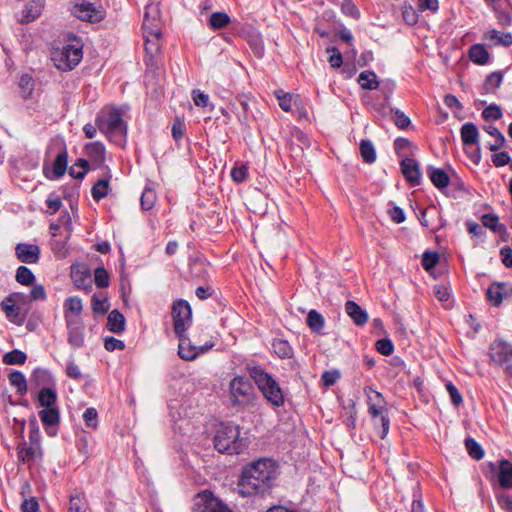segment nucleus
<instances>
[{"mask_svg": "<svg viewBox=\"0 0 512 512\" xmlns=\"http://www.w3.org/2000/svg\"><path fill=\"white\" fill-rule=\"evenodd\" d=\"M277 476L275 461L263 458L252 462L242 470L238 481L239 494L244 497L264 494L271 489Z\"/></svg>", "mask_w": 512, "mask_h": 512, "instance_id": "1", "label": "nucleus"}, {"mask_svg": "<svg viewBox=\"0 0 512 512\" xmlns=\"http://www.w3.org/2000/svg\"><path fill=\"white\" fill-rule=\"evenodd\" d=\"M51 51V60L60 71L73 70L83 58V43L74 34Z\"/></svg>", "mask_w": 512, "mask_h": 512, "instance_id": "2", "label": "nucleus"}, {"mask_svg": "<svg viewBox=\"0 0 512 512\" xmlns=\"http://www.w3.org/2000/svg\"><path fill=\"white\" fill-rule=\"evenodd\" d=\"M96 126L111 141L120 143L126 136L127 126L122 118V111L115 106H105L97 114Z\"/></svg>", "mask_w": 512, "mask_h": 512, "instance_id": "3", "label": "nucleus"}, {"mask_svg": "<svg viewBox=\"0 0 512 512\" xmlns=\"http://www.w3.org/2000/svg\"><path fill=\"white\" fill-rule=\"evenodd\" d=\"M247 371L250 377L256 383L258 389L262 392L264 398L273 406L281 407L284 405V395L278 382L268 374L259 365H247Z\"/></svg>", "mask_w": 512, "mask_h": 512, "instance_id": "4", "label": "nucleus"}, {"mask_svg": "<svg viewBox=\"0 0 512 512\" xmlns=\"http://www.w3.org/2000/svg\"><path fill=\"white\" fill-rule=\"evenodd\" d=\"M214 446L221 453L240 454L247 446L246 440L240 438V429L233 423H222L214 437Z\"/></svg>", "mask_w": 512, "mask_h": 512, "instance_id": "5", "label": "nucleus"}, {"mask_svg": "<svg viewBox=\"0 0 512 512\" xmlns=\"http://www.w3.org/2000/svg\"><path fill=\"white\" fill-rule=\"evenodd\" d=\"M228 397L233 407H246L255 399V389L245 376H235L229 382Z\"/></svg>", "mask_w": 512, "mask_h": 512, "instance_id": "6", "label": "nucleus"}, {"mask_svg": "<svg viewBox=\"0 0 512 512\" xmlns=\"http://www.w3.org/2000/svg\"><path fill=\"white\" fill-rule=\"evenodd\" d=\"M171 316L173 319L174 332L177 337H181L192 325V309L190 304L183 299L174 301Z\"/></svg>", "mask_w": 512, "mask_h": 512, "instance_id": "7", "label": "nucleus"}, {"mask_svg": "<svg viewBox=\"0 0 512 512\" xmlns=\"http://www.w3.org/2000/svg\"><path fill=\"white\" fill-rule=\"evenodd\" d=\"M192 512H232L220 499L210 491L199 493L193 504Z\"/></svg>", "mask_w": 512, "mask_h": 512, "instance_id": "8", "label": "nucleus"}, {"mask_svg": "<svg viewBox=\"0 0 512 512\" xmlns=\"http://www.w3.org/2000/svg\"><path fill=\"white\" fill-rule=\"evenodd\" d=\"M72 13L75 17L89 23H98L105 17V10L101 5L83 1L74 5Z\"/></svg>", "mask_w": 512, "mask_h": 512, "instance_id": "9", "label": "nucleus"}, {"mask_svg": "<svg viewBox=\"0 0 512 512\" xmlns=\"http://www.w3.org/2000/svg\"><path fill=\"white\" fill-rule=\"evenodd\" d=\"M67 341L73 349L81 348L84 345V324L82 320L77 317L67 316Z\"/></svg>", "mask_w": 512, "mask_h": 512, "instance_id": "10", "label": "nucleus"}, {"mask_svg": "<svg viewBox=\"0 0 512 512\" xmlns=\"http://www.w3.org/2000/svg\"><path fill=\"white\" fill-rule=\"evenodd\" d=\"M368 413L375 428L378 427V420L381 421L380 438L384 439L388 435L390 428V419L387 415L386 404L378 405V407L376 405H370L368 407Z\"/></svg>", "mask_w": 512, "mask_h": 512, "instance_id": "11", "label": "nucleus"}, {"mask_svg": "<svg viewBox=\"0 0 512 512\" xmlns=\"http://www.w3.org/2000/svg\"><path fill=\"white\" fill-rule=\"evenodd\" d=\"M15 255L20 262L36 264L40 258V247L36 244L18 243L15 247Z\"/></svg>", "mask_w": 512, "mask_h": 512, "instance_id": "12", "label": "nucleus"}, {"mask_svg": "<svg viewBox=\"0 0 512 512\" xmlns=\"http://www.w3.org/2000/svg\"><path fill=\"white\" fill-rule=\"evenodd\" d=\"M419 220L421 225L428 228L431 232H436L444 226L442 217L435 206L422 210Z\"/></svg>", "mask_w": 512, "mask_h": 512, "instance_id": "13", "label": "nucleus"}, {"mask_svg": "<svg viewBox=\"0 0 512 512\" xmlns=\"http://www.w3.org/2000/svg\"><path fill=\"white\" fill-rule=\"evenodd\" d=\"M16 295H10L2 301L1 306L6 314V317L16 325H22L26 319V314L23 313L15 304Z\"/></svg>", "mask_w": 512, "mask_h": 512, "instance_id": "14", "label": "nucleus"}, {"mask_svg": "<svg viewBox=\"0 0 512 512\" xmlns=\"http://www.w3.org/2000/svg\"><path fill=\"white\" fill-rule=\"evenodd\" d=\"M490 357L497 364L509 362L512 359V345L505 341H494L490 346Z\"/></svg>", "mask_w": 512, "mask_h": 512, "instance_id": "15", "label": "nucleus"}, {"mask_svg": "<svg viewBox=\"0 0 512 512\" xmlns=\"http://www.w3.org/2000/svg\"><path fill=\"white\" fill-rule=\"evenodd\" d=\"M401 171L407 181L413 185H419L421 181V172L418 163L412 158L401 160Z\"/></svg>", "mask_w": 512, "mask_h": 512, "instance_id": "16", "label": "nucleus"}, {"mask_svg": "<svg viewBox=\"0 0 512 512\" xmlns=\"http://www.w3.org/2000/svg\"><path fill=\"white\" fill-rule=\"evenodd\" d=\"M71 278L77 289H81L86 292L91 291V273L88 269L72 268Z\"/></svg>", "mask_w": 512, "mask_h": 512, "instance_id": "17", "label": "nucleus"}, {"mask_svg": "<svg viewBox=\"0 0 512 512\" xmlns=\"http://www.w3.org/2000/svg\"><path fill=\"white\" fill-rule=\"evenodd\" d=\"M179 339V345H178V355L181 359L185 361H192L194 360L199 352H203L204 349L193 346L190 344L189 339L187 338L186 334H183L181 337H178Z\"/></svg>", "mask_w": 512, "mask_h": 512, "instance_id": "18", "label": "nucleus"}, {"mask_svg": "<svg viewBox=\"0 0 512 512\" xmlns=\"http://www.w3.org/2000/svg\"><path fill=\"white\" fill-rule=\"evenodd\" d=\"M43 3L41 0H30L26 3L19 21L29 23L34 21L42 12Z\"/></svg>", "mask_w": 512, "mask_h": 512, "instance_id": "19", "label": "nucleus"}, {"mask_svg": "<svg viewBox=\"0 0 512 512\" xmlns=\"http://www.w3.org/2000/svg\"><path fill=\"white\" fill-rule=\"evenodd\" d=\"M346 313L353 319L358 326H363L368 321V314L356 302L349 300L345 304Z\"/></svg>", "mask_w": 512, "mask_h": 512, "instance_id": "20", "label": "nucleus"}, {"mask_svg": "<svg viewBox=\"0 0 512 512\" xmlns=\"http://www.w3.org/2000/svg\"><path fill=\"white\" fill-rule=\"evenodd\" d=\"M498 482L502 488H512V462L501 460L498 469Z\"/></svg>", "mask_w": 512, "mask_h": 512, "instance_id": "21", "label": "nucleus"}, {"mask_svg": "<svg viewBox=\"0 0 512 512\" xmlns=\"http://www.w3.org/2000/svg\"><path fill=\"white\" fill-rule=\"evenodd\" d=\"M461 139L465 145H475L478 143L479 131L472 122H467L461 127Z\"/></svg>", "mask_w": 512, "mask_h": 512, "instance_id": "22", "label": "nucleus"}, {"mask_svg": "<svg viewBox=\"0 0 512 512\" xmlns=\"http://www.w3.org/2000/svg\"><path fill=\"white\" fill-rule=\"evenodd\" d=\"M394 149L396 154L404 159L414 154L416 146L407 138L399 137L394 141Z\"/></svg>", "mask_w": 512, "mask_h": 512, "instance_id": "23", "label": "nucleus"}, {"mask_svg": "<svg viewBox=\"0 0 512 512\" xmlns=\"http://www.w3.org/2000/svg\"><path fill=\"white\" fill-rule=\"evenodd\" d=\"M107 328L113 333H121L125 329V318L118 310H112L108 315Z\"/></svg>", "mask_w": 512, "mask_h": 512, "instance_id": "24", "label": "nucleus"}, {"mask_svg": "<svg viewBox=\"0 0 512 512\" xmlns=\"http://www.w3.org/2000/svg\"><path fill=\"white\" fill-rule=\"evenodd\" d=\"M18 86L20 89V94L23 99L27 100V99L32 98V95H33V92L35 89V80L30 74H28V73L22 74L20 76Z\"/></svg>", "mask_w": 512, "mask_h": 512, "instance_id": "25", "label": "nucleus"}, {"mask_svg": "<svg viewBox=\"0 0 512 512\" xmlns=\"http://www.w3.org/2000/svg\"><path fill=\"white\" fill-rule=\"evenodd\" d=\"M64 308V317L65 321H67V316H71V314H75L79 316L83 310L82 300L78 296L68 297L63 304Z\"/></svg>", "mask_w": 512, "mask_h": 512, "instance_id": "26", "label": "nucleus"}, {"mask_svg": "<svg viewBox=\"0 0 512 512\" xmlns=\"http://www.w3.org/2000/svg\"><path fill=\"white\" fill-rule=\"evenodd\" d=\"M484 131L494 138V142L488 145L489 150L497 151L505 146L506 140L500 130L494 125H486L483 127Z\"/></svg>", "mask_w": 512, "mask_h": 512, "instance_id": "27", "label": "nucleus"}, {"mask_svg": "<svg viewBox=\"0 0 512 512\" xmlns=\"http://www.w3.org/2000/svg\"><path fill=\"white\" fill-rule=\"evenodd\" d=\"M38 402L44 408L57 407V393L54 389L46 387L39 391Z\"/></svg>", "mask_w": 512, "mask_h": 512, "instance_id": "28", "label": "nucleus"}, {"mask_svg": "<svg viewBox=\"0 0 512 512\" xmlns=\"http://www.w3.org/2000/svg\"><path fill=\"white\" fill-rule=\"evenodd\" d=\"M469 58L478 65H485L489 61V53L481 44H475L469 49Z\"/></svg>", "mask_w": 512, "mask_h": 512, "instance_id": "29", "label": "nucleus"}, {"mask_svg": "<svg viewBox=\"0 0 512 512\" xmlns=\"http://www.w3.org/2000/svg\"><path fill=\"white\" fill-rule=\"evenodd\" d=\"M41 422L46 426L57 425L60 421V412L58 407L44 408L39 412Z\"/></svg>", "mask_w": 512, "mask_h": 512, "instance_id": "30", "label": "nucleus"}, {"mask_svg": "<svg viewBox=\"0 0 512 512\" xmlns=\"http://www.w3.org/2000/svg\"><path fill=\"white\" fill-rule=\"evenodd\" d=\"M306 323L314 333L320 334L324 328L325 320L318 311L312 309L307 315Z\"/></svg>", "mask_w": 512, "mask_h": 512, "instance_id": "31", "label": "nucleus"}, {"mask_svg": "<svg viewBox=\"0 0 512 512\" xmlns=\"http://www.w3.org/2000/svg\"><path fill=\"white\" fill-rule=\"evenodd\" d=\"M429 177L431 182L439 189L446 188L449 185V176L443 169L430 168Z\"/></svg>", "mask_w": 512, "mask_h": 512, "instance_id": "32", "label": "nucleus"}, {"mask_svg": "<svg viewBox=\"0 0 512 512\" xmlns=\"http://www.w3.org/2000/svg\"><path fill=\"white\" fill-rule=\"evenodd\" d=\"M504 285L501 283H494L486 291V295L488 300L492 303L494 306H499L504 297Z\"/></svg>", "mask_w": 512, "mask_h": 512, "instance_id": "33", "label": "nucleus"}, {"mask_svg": "<svg viewBox=\"0 0 512 512\" xmlns=\"http://www.w3.org/2000/svg\"><path fill=\"white\" fill-rule=\"evenodd\" d=\"M67 158H68V155H67L66 150L61 151L57 154V156L54 160L53 169H52L54 178H56V179L60 178L65 174L66 169H67Z\"/></svg>", "mask_w": 512, "mask_h": 512, "instance_id": "34", "label": "nucleus"}, {"mask_svg": "<svg viewBox=\"0 0 512 512\" xmlns=\"http://www.w3.org/2000/svg\"><path fill=\"white\" fill-rule=\"evenodd\" d=\"M357 82L363 89L373 90L379 85L377 76L372 71H363L359 74Z\"/></svg>", "mask_w": 512, "mask_h": 512, "instance_id": "35", "label": "nucleus"}, {"mask_svg": "<svg viewBox=\"0 0 512 512\" xmlns=\"http://www.w3.org/2000/svg\"><path fill=\"white\" fill-rule=\"evenodd\" d=\"M360 154L365 163L372 164L376 161V150L370 140L360 142Z\"/></svg>", "mask_w": 512, "mask_h": 512, "instance_id": "36", "label": "nucleus"}, {"mask_svg": "<svg viewBox=\"0 0 512 512\" xmlns=\"http://www.w3.org/2000/svg\"><path fill=\"white\" fill-rule=\"evenodd\" d=\"M38 453V449L34 446H27L25 442L17 447V456L19 462L27 463L33 460Z\"/></svg>", "mask_w": 512, "mask_h": 512, "instance_id": "37", "label": "nucleus"}, {"mask_svg": "<svg viewBox=\"0 0 512 512\" xmlns=\"http://www.w3.org/2000/svg\"><path fill=\"white\" fill-rule=\"evenodd\" d=\"M247 41L254 53L257 57H262L264 54V46L260 39V34H239Z\"/></svg>", "mask_w": 512, "mask_h": 512, "instance_id": "38", "label": "nucleus"}, {"mask_svg": "<svg viewBox=\"0 0 512 512\" xmlns=\"http://www.w3.org/2000/svg\"><path fill=\"white\" fill-rule=\"evenodd\" d=\"M10 384L17 388V393L24 395L27 393V382L24 374L20 371H14L9 375Z\"/></svg>", "mask_w": 512, "mask_h": 512, "instance_id": "39", "label": "nucleus"}, {"mask_svg": "<svg viewBox=\"0 0 512 512\" xmlns=\"http://www.w3.org/2000/svg\"><path fill=\"white\" fill-rule=\"evenodd\" d=\"M273 351L280 357V358H290L293 355V349L290 346V344L286 340L277 339L274 340L272 343Z\"/></svg>", "mask_w": 512, "mask_h": 512, "instance_id": "40", "label": "nucleus"}, {"mask_svg": "<svg viewBox=\"0 0 512 512\" xmlns=\"http://www.w3.org/2000/svg\"><path fill=\"white\" fill-rule=\"evenodd\" d=\"M162 35L163 34H147L145 37V50L147 54L153 56L159 51L162 43Z\"/></svg>", "mask_w": 512, "mask_h": 512, "instance_id": "41", "label": "nucleus"}, {"mask_svg": "<svg viewBox=\"0 0 512 512\" xmlns=\"http://www.w3.org/2000/svg\"><path fill=\"white\" fill-rule=\"evenodd\" d=\"M86 154L98 161H102L105 158V147L100 142H91L85 146Z\"/></svg>", "mask_w": 512, "mask_h": 512, "instance_id": "42", "label": "nucleus"}, {"mask_svg": "<svg viewBox=\"0 0 512 512\" xmlns=\"http://www.w3.org/2000/svg\"><path fill=\"white\" fill-rule=\"evenodd\" d=\"M109 192V180L100 179L98 180L91 189V194L94 200L100 201L102 198L108 195Z\"/></svg>", "mask_w": 512, "mask_h": 512, "instance_id": "43", "label": "nucleus"}, {"mask_svg": "<svg viewBox=\"0 0 512 512\" xmlns=\"http://www.w3.org/2000/svg\"><path fill=\"white\" fill-rule=\"evenodd\" d=\"M15 278L19 284L26 286L32 285L35 280L33 272L26 266L18 267Z\"/></svg>", "mask_w": 512, "mask_h": 512, "instance_id": "44", "label": "nucleus"}, {"mask_svg": "<svg viewBox=\"0 0 512 512\" xmlns=\"http://www.w3.org/2000/svg\"><path fill=\"white\" fill-rule=\"evenodd\" d=\"M26 359L27 356L23 351L14 349L4 355L3 362L7 365H21L25 363Z\"/></svg>", "mask_w": 512, "mask_h": 512, "instance_id": "45", "label": "nucleus"}, {"mask_svg": "<svg viewBox=\"0 0 512 512\" xmlns=\"http://www.w3.org/2000/svg\"><path fill=\"white\" fill-rule=\"evenodd\" d=\"M156 199H157V197H156L155 190L148 186L145 187L142 192L141 199H140L142 209H144V210L152 209V207L154 206V204L156 202Z\"/></svg>", "mask_w": 512, "mask_h": 512, "instance_id": "46", "label": "nucleus"}, {"mask_svg": "<svg viewBox=\"0 0 512 512\" xmlns=\"http://www.w3.org/2000/svg\"><path fill=\"white\" fill-rule=\"evenodd\" d=\"M274 95L277 98L278 104L282 110L285 112L291 111L293 101V95L291 93L285 92L282 89H278L274 92Z\"/></svg>", "mask_w": 512, "mask_h": 512, "instance_id": "47", "label": "nucleus"}, {"mask_svg": "<svg viewBox=\"0 0 512 512\" xmlns=\"http://www.w3.org/2000/svg\"><path fill=\"white\" fill-rule=\"evenodd\" d=\"M89 164L85 159H79L77 163L72 165L69 169V174L75 179H83L88 172Z\"/></svg>", "mask_w": 512, "mask_h": 512, "instance_id": "48", "label": "nucleus"}, {"mask_svg": "<svg viewBox=\"0 0 512 512\" xmlns=\"http://www.w3.org/2000/svg\"><path fill=\"white\" fill-rule=\"evenodd\" d=\"M364 394L368 398V400H367L368 407L370 405H376L378 407V405L386 404V401H385L382 393L374 390L372 387H365Z\"/></svg>", "mask_w": 512, "mask_h": 512, "instance_id": "49", "label": "nucleus"}, {"mask_svg": "<svg viewBox=\"0 0 512 512\" xmlns=\"http://www.w3.org/2000/svg\"><path fill=\"white\" fill-rule=\"evenodd\" d=\"M503 80L501 72H493L489 74L485 80L484 87L487 92H492L499 88Z\"/></svg>", "mask_w": 512, "mask_h": 512, "instance_id": "50", "label": "nucleus"}, {"mask_svg": "<svg viewBox=\"0 0 512 512\" xmlns=\"http://www.w3.org/2000/svg\"><path fill=\"white\" fill-rule=\"evenodd\" d=\"M465 445L469 455L476 460H480L484 457V451L482 447L472 438L465 440Z\"/></svg>", "mask_w": 512, "mask_h": 512, "instance_id": "51", "label": "nucleus"}, {"mask_svg": "<svg viewBox=\"0 0 512 512\" xmlns=\"http://www.w3.org/2000/svg\"><path fill=\"white\" fill-rule=\"evenodd\" d=\"M230 21L229 16L223 12H216L210 16L209 23L212 29H221Z\"/></svg>", "mask_w": 512, "mask_h": 512, "instance_id": "52", "label": "nucleus"}, {"mask_svg": "<svg viewBox=\"0 0 512 512\" xmlns=\"http://www.w3.org/2000/svg\"><path fill=\"white\" fill-rule=\"evenodd\" d=\"M92 309L95 313L105 314L109 309L108 300L106 297H101L97 294L92 296Z\"/></svg>", "mask_w": 512, "mask_h": 512, "instance_id": "53", "label": "nucleus"}, {"mask_svg": "<svg viewBox=\"0 0 512 512\" xmlns=\"http://www.w3.org/2000/svg\"><path fill=\"white\" fill-rule=\"evenodd\" d=\"M482 224L494 232H499L500 230H502V228H504L499 223L498 216L494 214H484L482 216Z\"/></svg>", "mask_w": 512, "mask_h": 512, "instance_id": "54", "label": "nucleus"}, {"mask_svg": "<svg viewBox=\"0 0 512 512\" xmlns=\"http://www.w3.org/2000/svg\"><path fill=\"white\" fill-rule=\"evenodd\" d=\"M95 284L99 288H106L109 286V275L104 267H98L94 271Z\"/></svg>", "mask_w": 512, "mask_h": 512, "instance_id": "55", "label": "nucleus"}, {"mask_svg": "<svg viewBox=\"0 0 512 512\" xmlns=\"http://www.w3.org/2000/svg\"><path fill=\"white\" fill-rule=\"evenodd\" d=\"M190 271L194 277L205 278L207 275V265L202 260H195L190 264Z\"/></svg>", "mask_w": 512, "mask_h": 512, "instance_id": "56", "label": "nucleus"}, {"mask_svg": "<svg viewBox=\"0 0 512 512\" xmlns=\"http://www.w3.org/2000/svg\"><path fill=\"white\" fill-rule=\"evenodd\" d=\"M391 112L393 114L392 118L395 122V125L398 128L406 129L410 125L411 121H410L409 117L406 116L403 112H401L398 109H395V110L392 109Z\"/></svg>", "mask_w": 512, "mask_h": 512, "instance_id": "57", "label": "nucleus"}, {"mask_svg": "<svg viewBox=\"0 0 512 512\" xmlns=\"http://www.w3.org/2000/svg\"><path fill=\"white\" fill-rule=\"evenodd\" d=\"M327 53H330L328 62L332 68H339L343 63L342 55L336 47H328Z\"/></svg>", "mask_w": 512, "mask_h": 512, "instance_id": "58", "label": "nucleus"}, {"mask_svg": "<svg viewBox=\"0 0 512 512\" xmlns=\"http://www.w3.org/2000/svg\"><path fill=\"white\" fill-rule=\"evenodd\" d=\"M86 511V503L83 497L76 495L71 496L69 501V509L68 512H85Z\"/></svg>", "mask_w": 512, "mask_h": 512, "instance_id": "59", "label": "nucleus"}, {"mask_svg": "<svg viewBox=\"0 0 512 512\" xmlns=\"http://www.w3.org/2000/svg\"><path fill=\"white\" fill-rule=\"evenodd\" d=\"M376 349L379 353H381L384 356H389L394 351L393 343L388 338L380 339L376 342Z\"/></svg>", "mask_w": 512, "mask_h": 512, "instance_id": "60", "label": "nucleus"}, {"mask_svg": "<svg viewBox=\"0 0 512 512\" xmlns=\"http://www.w3.org/2000/svg\"><path fill=\"white\" fill-rule=\"evenodd\" d=\"M247 175H248V168L244 164L237 165V166L233 167L231 170V177L237 183L243 182L247 178Z\"/></svg>", "mask_w": 512, "mask_h": 512, "instance_id": "61", "label": "nucleus"}, {"mask_svg": "<svg viewBox=\"0 0 512 512\" xmlns=\"http://www.w3.org/2000/svg\"><path fill=\"white\" fill-rule=\"evenodd\" d=\"M446 389L453 405L459 407L463 403V399L457 387L452 382H448L446 384Z\"/></svg>", "mask_w": 512, "mask_h": 512, "instance_id": "62", "label": "nucleus"}, {"mask_svg": "<svg viewBox=\"0 0 512 512\" xmlns=\"http://www.w3.org/2000/svg\"><path fill=\"white\" fill-rule=\"evenodd\" d=\"M482 116L485 120H498L502 117V110L497 105H490L483 110Z\"/></svg>", "mask_w": 512, "mask_h": 512, "instance_id": "63", "label": "nucleus"}, {"mask_svg": "<svg viewBox=\"0 0 512 512\" xmlns=\"http://www.w3.org/2000/svg\"><path fill=\"white\" fill-rule=\"evenodd\" d=\"M438 261L439 256L437 253L425 252L422 257V266L425 270H430L437 265Z\"/></svg>", "mask_w": 512, "mask_h": 512, "instance_id": "64", "label": "nucleus"}]
</instances>
